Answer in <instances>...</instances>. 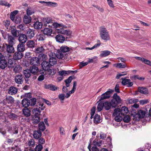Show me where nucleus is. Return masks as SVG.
Segmentation results:
<instances>
[{"label": "nucleus", "mask_w": 151, "mask_h": 151, "mask_svg": "<svg viewBox=\"0 0 151 151\" xmlns=\"http://www.w3.org/2000/svg\"><path fill=\"white\" fill-rule=\"evenodd\" d=\"M35 13L34 10L31 8H28L27 10V15L29 16Z\"/></svg>", "instance_id": "56"}, {"label": "nucleus", "mask_w": 151, "mask_h": 151, "mask_svg": "<svg viewBox=\"0 0 151 151\" xmlns=\"http://www.w3.org/2000/svg\"><path fill=\"white\" fill-rule=\"evenodd\" d=\"M43 147L42 145L40 144H39L37 145L36 146L35 148V151H41V150L42 149Z\"/></svg>", "instance_id": "64"}, {"label": "nucleus", "mask_w": 151, "mask_h": 151, "mask_svg": "<svg viewBox=\"0 0 151 151\" xmlns=\"http://www.w3.org/2000/svg\"><path fill=\"white\" fill-rule=\"evenodd\" d=\"M70 50V48L69 47L65 45H63L60 48V51L63 52H68Z\"/></svg>", "instance_id": "42"}, {"label": "nucleus", "mask_w": 151, "mask_h": 151, "mask_svg": "<svg viewBox=\"0 0 151 151\" xmlns=\"http://www.w3.org/2000/svg\"><path fill=\"white\" fill-rule=\"evenodd\" d=\"M22 111L23 114L26 117H29L31 115V111L27 108H24Z\"/></svg>", "instance_id": "30"}, {"label": "nucleus", "mask_w": 151, "mask_h": 151, "mask_svg": "<svg viewBox=\"0 0 151 151\" xmlns=\"http://www.w3.org/2000/svg\"><path fill=\"white\" fill-rule=\"evenodd\" d=\"M0 5L3 6H8L9 7L11 5L8 3L7 1H0Z\"/></svg>", "instance_id": "61"}, {"label": "nucleus", "mask_w": 151, "mask_h": 151, "mask_svg": "<svg viewBox=\"0 0 151 151\" xmlns=\"http://www.w3.org/2000/svg\"><path fill=\"white\" fill-rule=\"evenodd\" d=\"M7 59H4L0 61V67L2 69H4L7 65V62L6 60Z\"/></svg>", "instance_id": "28"}, {"label": "nucleus", "mask_w": 151, "mask_h": 151, "mask_svg": "<svg viewBox=\"0 0 151 151\" xmlns=\"http://www.w3.org/2000/svg\"><path fill=\"white\" fill-rule=\"evenodd\" d=\"M111 107L113 108H115L117 106L118 103L114 99H112L110 102Z\"/></svg>", "instance_id": "53"}, {"label": "nucleus", "mask_w": 151, "mask_h": 151, "mask_svg": "<svg viewBox=\"0 0 151 151\" xmlns=\"http://www.w3.org/2000/svg\"><path fill=\"white\" fill-rule=\"evenodd\" d=\"M50 24L49 25L50 27L56 29V32L58 33L65 35L67 36L70 35L71 34V31L64 29L65 26L62 24L53 22Z\"/></svg>", "instance_id": "1"}, {"label": "nucleus", "mask_w": 151, "mask_h": 151, "mask_svg": "<svg viewBox=\"0 0 151 151\" xmlns=\"http://www.w3.org/2000/svg\"><path fill=\"white\" fill-rule=\"evenodd\" d=\"M12 57V56L11 54L4 53V55H2L1 53L0 52V61L4 59H8Z\"/></svg>", "instance_id": "24"}, {"label": "nucleus", "mask_w": 151, "mask_h": 151, "mask_svg": "<svg viewBox=\"0 0 151 151\" xmlns=\"http://www.w3.org/2000/svg\"><path fill=\"white\" fill-rule=\"evenodd\" d=\"M31 18L30 16L27 15H24L23 18V21L24 23L29 24L31 22Z\"/></svg>", "instance_id": "31"}, {"label": "nucleus", "mask_w": 151, "mask_h": 151, "mask_svg": "<svg viewBox=\"0 0 151 151\" xmlns=\"http://www.w3.org/2000/svg\"><path fill=\"white\" fill-rule=\"evenodd\" d=\"M7 116L9 118L12 120L16 119L17 117V115L11 112L8 113L7 114Z\"/></svg>", "instance_id": "44"}, {"label": "nucleus", "mask_w": 151, "mask_h": 151, "mask_svg": "<svg viewBox=\"0 0 151 151\" xmlns=\"http://www.w3.org/2000/svg\"><path fill=\"white\" fill-rule=\"evenodd\" d=\"M7 131L12 135L17 134L18 132V129L16 126L9 127L8 128Z\"/></svg>", "instance_id": "11"}, {"label": "nucleus", "mask_w": 151, "mask_h": 151, "mask_svg": "<svg viewBox=\"0 0 151 151\" xmlns=\"http://www.w3.org/2000/svg\"><path fill=\"white\" fill-rule=\"evenodd\" d=\"M56 41L60 43H63L65 40V37L60 35H58L55 37Z\"/></svg>", "instance_id": "26"}, {"label": "nucleus", "mask_w": 151, "mask_h": 151, "mask_svg": "<svg viewBox=\"0 0 151 151\" xmlns=\"http://www.w3.org/2000/svg\"><path fill=\"white\" fill-rule=\"evenodd\" d=\"M130 80L123 78V85H127V87H130L133 85V82H130Z\"/></svg>", "instance_id": "27"}, {"label": "nucleus", "mask_w": 151, "mask_h": 151, "mask_svg": "<svg viewBox=\"0 0 151 151\" xmlns=\"http://www.w3.org/2000/svg\"><path fill=\"white\" fill-rule=\"evenodd\" d=\"M39 105L40 106L39 107H35L32 110V113L35 115V116H37L40 115L41 111L43 110L45 108V107L44 106V104L43 103L40 104H39Z\"/></svg>", "instance_id": "4"}, {"label": "nucleus", "mask_w": 151, "mask_h": 151, "mask_svg": "<svg viewBox=\"0 0 151 151\" xmlns=\"http://www.w3.org/2000/svg\"><path fill=\"white\" fill-rule=\"evenodd\" d=\"M18 90L17 88L12 86L8 89V93L11 95H13L16 94Z\"/></svg>", "instance_id": "16"}, {"label": "nucleus", "mask_w": 151, "mask_h": 151, "mask_svg": "<svg viewBox=\"0 0 151 151\" xmlns=\"http://www.w3.org/2000/svg\"><path fill=\"white\" fill-rule=\"evenodd\" d=\"M40 60L38 57H34L31 58L29 61V63L33 65H37L39 64Z\"/></svg>", "instance_id": "9"}, {"label": "nucleus", "mask_w": 151, "mask_h": 151, "mask_svg": "<svg viewBox=\"0 0 151 151\" xmlns=\"http://www.w3.org/2000/svg\"><path fill=\"white\" fill-rule=\"evenodd\" d=\"M100 36L103 40L106 41L109 40L110 37L108 32L106 29L103 27H100Z\"/></svg>", "instance_id": "2"}, {"label": "nucleus", "mask_w": 151, "mask_h": 151, "mask_svg": "<svg viewBox=\"0 0 151 151\" xmlns=\"http://www.w3.org/2000/svg\"><path fill=\"white\" fill-rule=\"evenodd\" d=\"M28 28V26L23 24H21L17 26V29H19L21 30L24 31H26Z\"/></svg>", "instance_id": "36"}, {"label": "nucleus", "mask_w": 151, "mask_h": 151, "mask_svg": "<svg viewBox=\"0 0 151 151\" xmlns=\"http://www.w3.org/2000/svg\"><path fill=\"white\" fill-rule=\"evenodd\" d=\"M26 31L25 35L27 36V38H28L29 39H32L35 35V31L29 28H28Z\"/></svg>", "instance_id": "8"}, {"label": "nucleus", "mask_w": 151, "mask_h": 151, "mask_svg": "<svg viewBox=\"0 0 151 151\" xmlns=\"http://www.w3.org/2000/svg\"><path fill=\"white\" fill-rule=\"evenodd\" d=\"M42 135V132L40 130L35 131L33 132V136L36 139H39Z\"/></svg>", "instance_id": "22"}, {"label": "nucleus", "mask_w": 151, "mask_h": 151, "mask_svg": "<svg viewBox=\"0 0 151 151\" xmlns=\"http://www.w3.org/2000/svg\"><path fill=\"white\" fill-rule=\"evenodd\" d=\"M35 142L34 140L33 139H30L29 140L27 145L29 146L33 147L35 146Z\"/></svg>", "instance_id": "47"}, {"label": "nucleus", "mask_w": 151, "mask_h": 151, "mask_svg": "<svg viewBox=\"0 0 151 151\" xmlns=\"http://www.w3.org/2000/svg\"><path fill=\"white\" fill-rule=\"evenodd\" d=\"M113 99H114L116 101H117L118 103L120 102V99L119 96H118L117 94L116 93H114V94Z\"/></svg>", "instance_id": "59"}, {"label": "nucleus", "mask_w": 151, "mask_h": 151, "mask_svg": "<svg viewBox=\"0 0 151 151\" xmlns=\"http://www.w3.org/2000/svg\"><path fill=\"white\" fill-rule=\"evenodd\" d=\"M73 79V77L72 76H69L68 78L65 81L66 83V87H68L70 85V83L71 82L72 80Z\"/></svg>", "instance_id": "43"}, {"label": "nucleus", "mask_w": 151, "mask_h": 151, "mask_svg": "<svg viewBox=\"0 0 151 151\" xmlns=\"http://www.w3.org/2000/svg\"><path fill=\"white\" fill-rule=\"evenodd\" d=\"M18 40L21 43H25L27 40V36L24 34H20L19 36Z\"/></svg>", "instance_id": "15"}, {"label": "nucleus", "mask_w": 151, "mask_h": 151, "mask_svg": "<svg viewBox=\"0 0 151 151\" xmlns=\"http://www.w3.org/2000/svg\"><path fill=\"white\" fill-rule=\"evenodd\" d=\"M14 80L16 83L18 84H22L24 81V78L22 75L20 74L15 76Z\"/></svg>", "instance_id": "10"}, {"label": "nucleus", "mask_w": 151, "mask_h": 151, "mask_svg": "<svg viewBox=\"0 0 151 151\" xmlns=\"http://www.w3.org/2000/svg\"><path fill=\"white\" fill-rule=\"evenodd\" d=\"M14 99L11 96H9L4 99L2 102L3 104H12L14 103Z\"/></svg>", "instance_id": "14"}, {"label": "nucleus", "mask_w": 151, "mask_h": 151, "mask_svg": "<svg viewBox=\"0 0 151 151\" xmlns=\"http://www.w3.org/2000/svg\"><path fill=\"white\" fill-rule=\"evenodd\" d=\"M18 13V11L17 10H15L11 12L10 14V18L12 21H14L15 17Z\"/></svg>", "instance_id": "46"}, {"label": "nucleus", "mask_w": 151, "mask_h": 151, "mask_svg": "<svg viewBox=\"0 0 151 151\" xmlns=\"http://www.w3.org/2000/svg\"><path fill=\"white\" fill-rule=\"evenodd\" d=\"M35 45V42L33 40H28L26 43V45L28 47H34Z\"/></svg>", "instance_id": "39"}, {"label": "nucleus", "mask_w": 151, "mask_h": 151, "mask_svg": "<svg viewBox=\"0 0 151 151\" xmlns=\"http://www.w3.org/2000/svg\"><path fill=\"white\" fill-rule=\"evenodd\" d=\"M73 72V71H66L65 70H63L58 71V73L60 76H66L70 73L71 72Z\"/></svg>", "instance_id": "33"}, {"label": "nucleus", "mask_w": 151, "mask_h": 151, "mask_svg": "<svg viewBox=\"0 0 151 151\" xmlns=\"http://www.w3.org/2000/svg\"><path fill=\"white\" fill-rule=\"evenodd\" d=\"M52 29L47 28H45L43 30V34L47 35H50L52 34Z\"/></svg>", "instance_id": "40"}, {"label": "nucleus", "mask_w": 151, "mask_h": 151, "mask_svg": "<svg viewBox=\"0 0 151 151\" xmlns=\"http://www.w3.org/2000/svg\"><path fill=\"white\" fill-rule=\"evenodd\" d=\"M39 2L45 6L54 7H55L58 6L57 4L55 2H53L51 1L45 2V1H39Z\"/></svg>", "instance_id": "13"}, {"label": "nucleus", "mask_w": 151, "mask_h": 151, "mask_svg": "<svg viewBox=\"0 0 151 151\" xmlns=\"http://www.w3.org/2000/svg\"><path fill=\"white\" fill-rule=\"evenodd\" d=\"M36 38L38 41H43L45 39L46 37L43 33H38L36 35Z\"/></svg>", "instance_id": "21"}, {"label": "nucleus", "mask_w": 151, "mask_h": 151, "mask_svg": "<svg viewBox=\"0 0 151 151\" xmlns=\"http://www.w3.org/2000/svg\"><path fill=\"white\" fill-rule=\"evenodd\" d=\"M138 90V91L141 93L145 94L148 93V91L147 88L143 87H139Z\"/></svg>", "instance_id": "32"}, {"label": "nucleus", "mask_w": 151, "mask_h": 151, "mask_svg": "<svg viewBox=\"0 0 151 151\" xmlns=\"http://www.w3.org/2000/svg\"><path fill=\"white\" fill-rule=\"evenodd\" d=\"M113 92L114 90H113L109 89L108 91L101 95L99 99V101H100L104 99L109 98L110 96V93H113Z\"/></svg>", "instance_id": "7"}, {"label": "nucleus", "mask_w": 151, "mask_h": 151, "mask_svg": "<svg viewBox=\"0 0 151 151\" xmlns=\"http://www.w3.org/2000/svg\"><path fill=\"white\" fill-rule=\"evenodd\" d=\"M39 130L41 131H44L46 129L45 124L43 122H40L38 125Z\"/></svg>", "instance_id": "35"}, {"label": "nucleus", "mask_w": 151, "mask_h": 151, "mask_svg": "<svg viewBox=\"0 0 151 151\" xmlns=\"http://www.w3.org/2000/svg\"><path fill=\"white\" fill-rule=\"evenodd\" d=\"M11 32L12 36L15 37H17L19 36V32L16 28H12L11 29Z\"/></svg>", "instance_id": "41"}, {"label": "nucleus", "mask_w": 151, "mask_h": 151, "mask_svg": "<svg viewBox=\"0 0 151 151\" xmlns=\"http://www.w3.org/2000/svg\"><path fill=\"white\" fill-rule=\"evenodd\" d=\"M97 60V57L94 56L92 58H88L87 63H92L94 62H96Z\"/></svg>", "instance_id": "57"}, {"label": "nucleus", "mask_w": 151, "mask_h": 151, "mask_svg": "<svg viewBox=\"0 0 151 151\" xmlns=\"http://www.w3.org/2000/svg\"><path fill=\"white\" fill-rule=\"evenodd\" d=\"M104 107V103L100 102L98 104V105L97 106V110L99 111H101V110H102Z\"/></svg>", "instance_id": "55"}, {"label": "nucleus", "mask_w": 151, "mask_h": 151, "mask_svg": "<svg viewBox=\"0 0 151 151\" xmlns=\"http://www.w3.org/2000/svg\"><path fill=\"white\" fill-rule=\"evenodd\" d=\"M23 56V54L22 52L19 51L16 52L14 55V58L15 60H19Z\"/></svg>", "instance_id": "23"}, {"label": "nucleus", "mask_w": 151, "mask_h": 151, "mask_svg": "<svg viewBox=\"0 0 151 151\" xmlns=\"http://www.w3.org/2000/svg\"><path fill=\"white\" fill-rule=\"evenodd\" d=\"M29 103H30L29 106H33L35 105L36 103V99L35 98H32L29 100Z\"/></svg>", "instance_id": "52"}, {"label": "nucleus", "mask_w": 151, "mask_h": 151, "mask_svg": "<svg viewBox=\"0 0 151 151\" xmlns=\"http://www.w3.org/2000/svg\"><path fill=\"white\" fill-rule=\"evenodd\" d=\"M47 46L50 47L48 45L46 44H44L38 47L35 50V52L37 53H42L44 52L46 50L49 49V48H48Z\"/></svg>", "instance_id": "6"}, {"label": "nucleus", "mask_w": 151, "mask_h": 151, "mask_svg": "<svg viewBox=\"0 0 151 151\" xmlns=\"http://www.w3.org/2000/svg\"><path fill=\"white\" fill-rule=\"evenodd\" d=\"M104 107L106 110H108L111 107L110 102H109L108 101L105 102L104 103Z\"/></svg>", "instance_id": "50"}, {"label": "nucleus", "mask_w": 151, "mask_h": 151, "mask_svg": "<svg viewBox=\"0 0 151 151\" xmlns=\"http://www.w3.org/2000/svg\"><path fill=\"white\" fill-rule=\"evenodd\" d=\"M29 70L30 71V72L32 74H35L38 71V68L35 65H33L30 67Z\"/></svg>", "instance_id": "38"}, {"label": "nucleus", "mask_w": 151, "mask_h": 151, "mask_svg": "<svg viewBox=\"0 0 151 151\" xmlns=\"http://www.w3.org/2000/svg\"><path fill=\"white\" fill-rule=\"evenodd\" d=\"M141 118H143L145 115V112L142 110H139L137 112Z\"/></svg>", "instance_id": "60"}, {"label": "nucleus", "mask_w": 151, "mask_h": 151, "mask_svg": "<svg viewBox=\"0 0 151 151\" xmlns=\"http://www.w3.org/2000/svg\"><path fill=\"white\" fill-rule=\"evenodd\" d=\"M23 74L26 78H29L30 76V71L29 69H27L23 71Z\"/></svg>", "instance_id": "49"}, {"label": "nucleus", "mask_w": 151, "mask_h": 151, "mask_svg": "<svg viewBox=\"0 0 151 151\" xmlns=\"http://www.w3.org/2000/svg\"><path fill=\"white\" fill-rule=\"evenodd\" d=\"M92 144L94 146L99 147L102 145V141H100L98 142L97 139H95L93 141Z\"/></svg>", "instance_id": "48"}, {"label": "nucleus", "mask_w": 151, "mask_h": 151, "mask_svg": "<svg viewBox=\"0 0 151 151\" xmlns=\"http://www.w3.org/2000/svg\"><path fill=\"white\" fill-rule=\"evenodd\" d=\"M110 53L111 52L108 50L101 51L99 56L101 57H105L109 55Z\"/></svg>", "instance_id": "37"}, {"label": "nucleus", "mask_w": 151, "mask_h": 151, "mask_svg": "<svg viewBox=\"0 0 151 151\" xmlns=\"http://www.w3.org/2000/svg\"><path fill=\"white\" fill-rule=\"evenodd\" d=\"M49 55L50 57L49 62L50 63V65L52 66L56 64L57 59L53 52L51 50L49 53Z\"/></svg>", "instance_id": "5"}, {"label": "nucleus", "mask_w": 151, "mask_h": 151, "mask_svg": "<svg viewBox=\"0 0 151 151\" xmlns=\"http://www.w3.org/2000/svg\"><path fill=\"white\" fill-rule=\"evenodd\" d=\"M15 23L17 24L20 23L21 21V19L19 16H17L16 17L15 19L14 20Z\"/></svg>", "instance_id": "63"}, {"label": "nucleus", "mask_w": 151, "mask_h": 151, "mask_svg": "<svg viewBox=\"0 0 151 151\" xmlns=\"http://www.w3.org/2000/svg\"><path fill=\"white\" fill-rule=\"evenodd\" d=\"M38 58H39L40 61L43 60V61H45V60H46L47 58V55L42 54H40L39 55Z\"/></svg>", "instance_id": "51"}, {"label": "nucleus", "mask_w": 151, "mask_h": 151, "mask_svg": "<svg viewBox=\"0 0 151 151\" xmlns=\"http://www.w3.org/2000/svg\"><path fill=\"white\" fill-rule=\"evenodd\" d=\"M22 106L24 108H27L29 106L30 103H29V100L27 99H24L22 100Z\"/></svg>", "instance_id": "34"}, {"label": "nucleus", "mask_w": 151, "mask_h": 151, "mask_svg": "<svg viewBox=\"0 0 151 151\" xmlns=\"http://www.w3.org/2000/svg\"><path fill=\"white\" fill-rule=\"evenodd\" d=\"M100 115L97 114H96L94 117V122L95 124H97L100 122Z\"/></svg>", "instance_id": "45"}, {"label": "nucleus", "mask_w": 151, "mask_h": 151, "mask_svg": "<svg viewBox=\"0 0 151 151\" xmlns=\"http://www.w3.org/2000/svg\"><path fill=\"white\" fill-rule=\"evenodd\" d=\"M42 26V24L41 22L37 21L34 23L33 24L34 27L35 29H41Z\"/></svg>", "instance_id": "29"}, {"label": "nucleus", "mask_w": 151, "mask_h": 151, "mask_svg": "<svg viewBox=\"0 0 151 151\" xmlns=\"http://www.w3.org/2000/svg\"><path fill=\"white\" fill-rule=\"evenodd\" d=\"M42 67L43 69L45 70L48 71V72H50L51 70L50 69V62H48L46 61H43L42 63Z\"/></svg>", "instance_id": "12"}, {"label": "nucleus", "mask_w": 151, "mask_h": 151, "mask_svg": "<svg viewBox=\"0 0 151 151\" xmlns=\"http://www.w3.org/2000/svg\"><path fill=\"white\" fill-rule=\"evenodd\" d=\"M16 37H14L13 36L9 35L8 36L7 41L9 43V44L12 45H13L15 43V41Z\"/></svg>", "instance_id": "19"}, {"label": "nucleus", "mask_w": 151, "mask_h": 151, "mask_svg": "<svg viewBox=\"0 0 151 151\" xmlns=\"http://www.w3.org/2000/svg\"><path fill=\"white\" fill-rule=\"evenodd\" d=\"M53 52L54 55L58 58L62 59L64 57L63 54L61 51L56 50Z\"/></svg>", "instance_id": "18"}, {"label": "nucleus", "mask_w": 151, "mask_h": 151, "mask_svg": "<svg viewBox=\"0 0 151 151\" xmlns=\"http://www.w3.org/2000/svg\"><path fill=\"white\" fill-rule=\"evenodd\" d=\"M9 58L8 60H9L8 61V64L10 65L9 66V67H12L14 65V59L12 58L11 59H9Z\"/></svg>", "instance_id": "58"}, {"label": "nucleus", "mask_w": 151, "mask_h": 151, "mask_svg": "<svg viewBox=\"0 0 151 151\" xmlns=\"http://www.w3.org/2000/svg\"><path fill=\"white\" fill-rule=\"evenodd\" d=\"M40 121V117L37 116H35L33 120V122L34 124H37Z\"/></svg>", "instance_id": "54"}, {"label": "nucleus", "mask_w": 151, "mask_h": 151, "mask_svg": "<svg viewBox=\"0 0 151 151\" xmlns=\"http://www.w3.org/2000/svg\"><path fill=\"white\" fill-rule=\"evenodd\" d=\"M43 21L44 22V25L45 26H48L50 27V24L52 23V19L50 17H46L43 18Z\"/></svg>", "instance_id": "17"}, {"label": "nucleus", "mask_w": 151, "mask_h": 151, "mask_svg": "<svg viewBox=\"0 0 151 151\" xmlns=\"http://www.w3.org/2000/svg\"><path fill=\"white\" fill-rule=\"evenodd\" d=\"M130 120V117L129 115H126L123 118V121L125 122H128Z\"/></svg>", "instance_id": "62"}, {"label": "nucleus", "mask_w": 151, "mask_h": 151, "mask_svg": "<svg viewBox=\"0 0 151 151\" xmlns=\"http://www.w3.org/2000/svg\"><path fill=\"white\" fill-rule=\"evenodd\" d=\"M122 108L123 107H122L121 110L119 108L115 109L114 110L113 115L115 116V119L116 121L120 122L123 119V114L122 113Z\"/></svg>", "instance_id": "3"}, {"label": "nucleus", "mask_w": 151, "mask_h": 151, "mask_svg": "<svg viewBox=\"0 0 151 151\" xmlns=\"http://www.w3.org/2000/svg\"><path fill=\"white\" fill-rule=\"evenodd\" d=\"M17 50L18 51L22 52H24L25 50V47L24 44L19 43L17 47Z\"/></svg>", "instance_id": "25"}, {"label": "nucleus", "mask_w": 151, "mask_h": 151, "mask_svg": "<svg viewBox=\"0 0 151 151\" xmlns=\"http://www.w3.org/2000/svg\"><path fill=\"white\" fill-rule=\"evenodd\" d=\"M14 52V48L12 45L10 44H8L6 52H4V53L9 54H11Z\"/></svg>", "instance_id": "20"}]
</instances>
